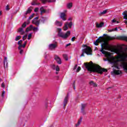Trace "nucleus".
<instances>
[{"instance_id":"nucleus-1","label":"nucleus","mask_w":127,"mask_h":127,"mask_svg":"<svg viewBox=\"0 0 127 127\" xmlns=\"http://www.w3.org/2000/svg\"><path fill=\"white\" fill-rule=\"evenodd\" d=\"M114 39H115V37L107 36V34H103V36L99 37L96 40V42L97 43L103 42L101 45V49L100 50V52H101L102 54L107 56V58L108 59V61H109V62H111L112 56L110 53H108L105 50H109V49H111V46L109 44V41H110V40H114Z\"/></svg>"},{"instance_id":"nucleus-2","label":"nucleus","mask_w":127,"mask_h":127,"mask_svg":"<svg viewBox=\"0 0 127 127\" xmlns=\"http://www.w3.org/2000/svg\"><path fill=\"white\" fill-rule=\"evenodd\" d=\"M84 64L89 72L98 73V74H103V72H108V69L102 68L101 66L93 63L92 61L90 62V63H84Z\"/></svg>"},{"instance_id":"nucleus-3","label":"nucleus","mask_w":127,"mask_h":127,"mask_svg":"<svg viewBox=\"0 0 127 127\" xmlns=\"http://www.w3.org/2000/svg\"><path fill=\"white\" fill-rule=\"evenodd\" d=\"M93 51H92V49L90 47H87V48L82 49V53L81 54V57H84L85 53L87 54V55H92V53Z\"/></svg>"},{"instance_id":"nucleus-4","label":"nucleus","mask_w":127,"mask_h":127,"mask_svg":"<svg viewBox=\"0 0 127 127\" xmlns=\"http://www.w3.org/2000/svg\"><path fill=\"white\" fill-rule=\"evenodd\" d=\"M117 59H120L117 60L118 62H123V61H125L126 59H127V54H125L124 55L120 54L118 56Z\"/></svg>"},{"instance_id":"nucleus-5","label":"nucleus","mask_w":127,"mask_h":127,"mask_svg":"<svg viewBox=\"0 0 127 127\" xmlns=\"http://www.w3.org/2000/svg\"><path fill=\"white\" fill-rule=\"evenodd\" d=\"M70 34H71V32L70 31H67L66 33L65 34H63L62 32L58 33L59 36H60V37H62V38H64V39L67 38Z\"/></svg>"},{"instance_id":"nucleus-6","label":"nucleus","mask_w":127,"mask_h":127,"mask_svg":"<svg viewBox=\"0 0 127 127\" xmlns=\"http://www.w3.org/2000/svg\"><path fill=\"white\" fill-rule=\"evenodd\" d=\"M69 98V94H67V95L65 96L64 99V109H65L66 108V106H67V104H68V98Z\"/></svg>"},{"instance_id":"nucleus-7","label":"nucleus","mask_w":127,"mask_h":127,"mask_svg":"<svg viewBox=\"0 0 127 127\" xmlns=\"http://www.w3.org/2000/svg\"><path fill=\"white\" fill-rule=\"evenodd\" d=\"M57 44H51L49 45V49L50 50H53L57 48Z\"/></svg>"},{"instance_id":"nucleus-8","label":"nucleus","mask_w":127,"mask_h":127,"mask_svg":"<svg viewBox=\"0 0 127 127\" xmlns=\"http://www.w3.org/2000/svg\"><path fill=\"white\" fill-rule=\"evenodd\" d=\"M31 11H32V6L28 8L27 10L24 14V16H26L27 14L31 13Z\"/></svg>"},{"instance_id":"nucleus-9","label":"nucleus","mask_w":127,"mask_h":127,"mask_svg":"<svg viewBox=\"0 0 127 127\" xmlns=\"http://www.w3.org/2000/svg\"><path fill=\"white\" fill-rule=\"evenodd\" d=\"M87 106L86 104H81V113L83 115H86V111H85V108H86V106Z\"/></svg>"},{"instance_id":"nucleus-10","label":"nucleus","mask_w":127,"mask_h":127,"mask_svg":"<svg viewBox=\"0 0 127 127\" xmlns=\"http://www.w3.org/2000/svg\"><path fill=\"white\" fill-rule=\"evenodd\" d=\"M55 60L57 62L58 64H61L62 63V61H61V59L58 57V56H55Z\"/></svg>"},{"instance_id":"nucleus-11","label":"nucleus","mask_w":127,"mask_h":127,"mask_svg":"<svg viewBox=\"0 0 127 127\" xmlns=\"http://www.w3.org/2000/svg\"><path fill=\"white\" fill-rule=\"evenodd\" d=\"M60 17L64 21H65V20H67V18H66V14L64 12L61 13Z\"/></svg>"},{"instance_id":"nucleus-12","label":"nucleus","mask_w":127,"mask_h":127,"mask_svg":"<svg viewBox=\"0 0 127 127\" xmlns=\"http://www.w3.org/2000/svg\"><path fill=\"white\" fill-rule=\"evenodd\" d=\"M47 20H48V18L47 17H42L40 21H41V23L44 24L45 23V21H47Z\"/></svg>"},{"instance_id":"nucleus-13","label":"nucleus","mask_w":127,"mask_h":127,"mask_svg":"<svg viewBox=\"0 0 127 127\" xmlns=\"http://www.w3.org/2000/svg\"><path fill=\"white\" fill-rule=\"evenodd\" d=\"M113 73L115 75H121L123 72L120 70L114 69L113 70Z\"/></svg>"},{"instance_id":"nucleus-14","label":"nucleus","mask_w":127,"mask_h":127,"mask_svg":"<svg viewBox=\"0 0 127 127\" xmlns=\"http://www.w3.org/2000/svg\"><path fill=\"white\" fill-rule=\"evenodd\" d=\"M55 25H56L57 26H62V25H63V24L62 23V22L58 21V20H56L55 22Z\"/></svg>"},{"instance_id":"nucleus-15","label":"nucleus","mask_w":127,"mask_h":127,"mask_svg":"<svg viewBox=\"0 0 127 127\" xmlns=\"http://www.w3.org/2000/svg\"><path fill=\"white\" fill-rule=\"evenodd\" d=\"M17 32L20 33V34H21V35H23V34H24V33H25V32L23 31V28H22V27L19 28L18 29Z\"/></svg>"},{"instance_id":"nucleus-16","label":"nucleus","mask_w":127,"mask_h":127,"mask_svg":"<svg viewBox=\"0 0 127 127\" xmlns=\"http://www.w3.org/2000/svg\"><path fill=\"white\" fill-rule=\"evenodd\" d=\"M82 121H83V117H81L78 120L77 123L75 125V127H77L80 126L81 123H82Z\"/></svg>"},{"instance_id":"nucleus-17","label":"nucleus","mask_w":127,"mask_h":127,"mask_svg":"<svg viewBox=\"0 0 127 127\" xmlns=\"http://www.w3.org/2000/svg\"><path fill=\"white\" fill-rule=\"evenodd\" d=\"M96 27H97V28H100L101 27H103V25L105 24V23L101 22L100 24L98 23H96Z\"/></svg>"},{"instance_id":"nucleus-18","label":"nucleus","mask_w":127,"mask_h":127,"mask_svg":"<svg viewBox=\"0 0 127 127\" xmlns=\"http://www.w3.org/2000/svg\"><path fill=\"white\" fill-rule=\"evenodd\" d=\"M122 65L124 71L127 72V63H123Z\"/></svg>"},{"instance_id":"nucleus-19","label":"nucleus","mask_w":127,"mask_h":127,"mask_svg":"<svg viewBox=\"0 0 127 127\" xmlns=\"http://www.w3.org/2000/svg\"><path fill=\"white\" fill-rule=\"evenodd\" d=\"M32 28H33V25H30V26L26 28V32H28L29 31H31Z\"/></svg>"},{"instance_id":"nucleus-20","label":"nucleus","mask_w":127,"mask_h":127,"mask_svg":"<svg viewBox=\"0 0 127 127\" xmlns=\"http://www.w3.org/2000/svg\"><path fill=\"white\" fill-rule=\"evenodd\" d=\"M39 4H40V3H37V0H33L31 3L32 5H39Z\"/></svg>"},{"instance_id":"nucleus-21","label":"nucleus","mask_w":127,"mask_h":127,"mask_svg":"<svg viewBox=\"0 0 127 127\" xmlns=\"http://www.w3.org/2000/svg\"><path fill=\"white\" fill-rule=\"evenodd\" d=\"M69 28H68V22L65 23L63 27V29L64 31L68 30Z\"/></svg>"},{"instance_id":"nucleus-22","label":"nucleus","mask_w":127,"mask_h":127,"mask_svg":"<svg viewBox=\"0 0 127 127\" xmlns=\"http://www.w3.org/2000/svg\"><path fill=\"white\" fill-rule=\"evenodd\" d=\"M22 40H20L18 42V45H19V47H18V49H20L22 48Z\"/></svg>"},{"instance_id":"nucleus-23","label":"nucleus","mask_w":127,"mask_h":127,"mask_svg":"<svg viewBox=\"0 0 127 127\" xmlns=\"http://www.w3.org/2000/svg\"><path fill=\"white\" fill-rule=\"evenodd\" d=\"M119 39H121V40H124L125 41H127V37L121 36L119 37Z\"/></svg>"},{"instance_id":"nucleus-24","label":"nucleus","mask_w":127,"mask_h":127,"mask_svg":"<svg viewBox=\"0 0 127 127\" xmlns=\"http://www.w3.org/2000/svg\"><path fill=\"white\" fill-rule=\"evenodd\" d=\"M40 10L41 11V14H43V13H45V12H46V10L44 9L43 6L40 8Z\"/></svg>"},{"instance_id":"nucleus-25","label":"nucleus","mask_w":127,"mask_h":127,"mask_svg":"<svg viewBox=\"0 0 127 127\" xmlns=\"http://www.w3.org/2000/svg\"><path fill=\"white\" fill-rule=\"evenodd\" d=\"M40 0L44 4H45L46 2H47V1H48V2H52V0Z\"/></svg>"},{"instance_id":"nucleus-26","label":"nucleus","mask_w":127,"mask_h":127,"mask_svg":"<svg viewBox=\"0 0 127 127\" xmlns=\"http://www.w3.org/2000/svg\"><path fill=\"white\" fill-rule=\"evenodd\" d=\"M33 24H35L37 26H39V24H40V20H37L35 22L32 23Z\"/></svg>"},{"instance_id":"nucleus-27","label":"nucleus","mask_w":127,"mask_h":127,"mask_svg":"<svg viewBox=\"0 0 127 127\" xmlns=\"http://www.w3.org/2000/svg\"><path fill=\"white\" fill-rule=\"evenodd\" d=\"M72 7H73V3H72V2L68 3L67 4V8H71Z\"/></svg>"},{"instance_id":"nucleus-28","label":"nucleus","mask_w":127,"mask_h":127,"mask_svg":"<svg viewBox=\"0 0 127 127\" xmlns=\"http://www.w3.org/2000/svg\"><path fill=\"white\" fill-rule=\"evenodd\" d=\"M123 14L124 15L123 18L124 19H127V11H124L123 13Z\"/></svg>"},{"instance_id":"nucleus-29","label":"nucleus","mask_w":127,"mask_h":127,"mask_svg":"<svg viewBox=\"0 0 127 127\" xmlns=\"http://www.w3.org/2000/svg\"><path fill=\"white\" fill-rule=\"evenodd\" d=\"M5 63H6V66H7V59L6 58V57H4V61H3V64L4 66H5Z\"/></svg>"},{"instance_id":"nucleus-30","label":"nucleus","mask_w":127,"mask_h":127,"mask_svg":"<svg viewBox=\"0 0 127 127\" xmlns=\"http://www.w3.org/2000/svg\"><path fill=\"white\" fill-rule=\"evenodd\" d=\"M63 57L64 60H66V61H68L69 58L68 57V55H63Z\"/></svg>"},{"instance_id":"nucleus-31","label":"nucleus","mask_w":127,"mask_h":127,"mask_svg":"<svg viewBox=\"0 0 127 127\" xmlns=\"http://www.w3.org/2000/svg\"><path fill=\"white\" fill-rule=\"evenodd\" d=\"M67 25H68V27L69 28H71V27H72V25H73V22H72V21H70L69 23H68Z\"/></svg>"},{"instance_id":"nucleus-32","label":"nucleus","mask_w":127,"mask_h":127,"mask_svg":"<svg viewBox=\"0 0 127 127\" xmlns=\"http://www.w3.org/2000/svg\"><path fill=\"white\" fill-rule=\"evenodd\" d=\"M20 38H21V36H17L16 37L15 40V41H18Z\"/></svg>"},{"instance_id":"nucleus-33","label":"nucleus","mask_w":127,"mask_h":127,"mask_svg":"<svg viewBox=\"0 0 127 127\" xmlns=\"http://www.w3.org/2000/svg\"><path fill=\"white\" fill-rule=\"evenodd\" d=\"M107 13V10H104L103 12H101L99 13V15H102V14H106Z\"/></svg>"},{"instance_id":"nucleus-34","label":"nucleus","mask_w":127,"mask_h":127,"mask_svg":"<svg viewBox=\"0 0 127 127\" xmlns=\"http://www.w3.org/2000/svg\"><path fill=\"white\" fill-rule=\"evenodd\" d=\"M35 14H34V13L32 14L31 15H30V16L29 17V20H30L32 19V18H33V17H34Z\"/></svg>"},{"instance_id":"nucleus-35","label":"nucleus","mask_w":127,"mask_h":127,"mask_svg":"<svg viewBox=\"0 0 127 127\" xmlns=\"http://www.w3.org/2000/svg\"><path fill=\"white\" fill-rule=\"evenodd\" d=\"M39 18V17H35L33 20L32 21V23H33V22H35L36 21H37V19H38Z\"/></svg>"},{"instance_id":"nucleus-36","label":"nucleus","mask_w":127,"mask_h":127,"mask_svg":"<svg viewBox=\"0 0 127 127\" xmlns=\"http://www.w3.org/2000/svg\"><path fill=\"white\" fill-rule=\"evenodd\" d=\"M26 27V22H24L22 25V28H24Z\"/></svg>"},{"instance_id":"nucleus-37","label":"nucleus","mask_w":127,"mask_h":127,"mask_svg":"<svg viewBox=\"0 0 127 127\" xmlns=\"http://www.w3.org/2000/svg\"><path fill=\"white\" fill-rule=\"evenodd\" d=\"M27 43V42L25 41L24 44L23 45H22V47H23V48H24L25 47V46H26Z\"/></svg>"},{"instance_id":"nucleus-38","label":"nucleus","mask_w":127,"mask_h":127,"mask_svg":"<svg viewBox=\"0 0 127 127\" xmlns=\"http://www.w3.org/2000/svg\"><path fill=\"white\" fill-rule=\"evenodd\" d=\"M56 71H57L58 72H59V71H60V68L59 67V66L57 65L56 67Z\"/></svg>"},{"instance_id":"nucleus-39","label":"nucleus","mask_w":127,"mask_h":127,"mask_svg":"<svg viewBox=\"0 0 127 127\" xmlns=\"http://www.w3.org/2000/svg\"><path fill=\"white\" fill-rule=\"evenodd\" d=\"M114 66L116 69H120V68H119V66H118V64H117V62H115Z\"/></svg>"},{"instance_id":"nucleus-40","label":"nucleus","mask_w":127,"mask_h":127,"mask_svg":"<svg viewBox=\"0 0 127 127\" xmlns=\"http://www.w3.org/2000/svg\"><path fill=\"white\" fill-rule=\"evenodd\" d=\"M75 83H76V81H74L73 83H72V87H73L74 90H75L76 89V87L75 86Z\"/></svg>"},{"instance_id":"nucleus-41","label":"nucleus","mask_w":127,"mask_h":127,"mask_svg":"<svg viewBox=\"0 0 127 127\" xmlns=\"http://www.w3.org/2000/svg\"><path fill=\"white\" fill-rule=\"evenodd\" d=\"M26 38H27V35H24L23 36V41H24Z\"/></svg>"},{"instance_id":"nucleus-42","label":"nucleus","mask_w":127,"mask_h":127,"mask_svg":"<svg viewBox=\"0 0 127 127\" xmlns=\"http://www.w3.org/2000/svg\"><path fill=\"white\" fill-rule=\"evenodd\" d=\"M57 66L55 64H53L52 68L53 70H56Z\"/></svg>"},{"instance_id":"nucleus-43","label":"nucleus","mask_w":127,"mask_h":127,"mask_svg":"<svg viewBox=\"0 0 127 127\" xmlns=\"http://www.w3.org/2000/svg\"><path fill=\"white\" fill-rule=\"evenodd\" d=\"M80 71H81V67L78 66L76 69V72H79Z\"/></svg>"},{"instance_id":"nucleus-44","label":"nucleus","mask_w":127,"mask_h":127,"mask_svg":"<svg viewBox=\"0 0 127 127\" xmlns=\"http://www.w3.org/2000/svg\"><path fill=\"white\" fill-rule=\"evenodd\" d=\"M38 10H39V8H38V7H36L34 9L35 12H37V11H38Z\"/></svg>"},{"instance_id":"nucleus-45","label":"nucleus","mask_w":127,"mask_h":127,"mask_svg":"<svg viewBox=\"0 0 127 127\" xmlns=\"http://www.w3.org/2000/svg\"><path fill=\"white\" fill-rule=\"evenodd\" d=\"M32 36V34H29L28 36V40H29V39H30V38H31V37Z\"/></svg>"},{"instance_id":"nucleus-46","label":"nucleus","mask_w":127,"mask_h":127,"mask_svg":"<svg viewBox=\"0 0 127 127\" xmlns=\"http://www.w3.org/2000/svg\"><path fill=\"white\" fill-rule=\"evenodd\" d=\"M19 50H20V54H22V53H23V50H22L21 48L20 49H19Z\"/></svg>"},{"instance_id":"nucleus-47","label":"nucleus","mask_w":127,"mask_h":127,"mask_svg":"<svg viewBox=\"0 0 127 127\" xmlns=\"http://www.w3.org/2000/svg\"><path fill=\"white\" fill-rule=\"evenodd\" d=\"M57 31H58V32H61L62 29L61 28H57Z\"/></svg>"},{"instance_id":"nucleus-48","label":"nucleus","mask_w":127,"mask_h":127,"mask_svg":"<svg viewBox=\"0 0 127 127\" xmlns=\"http://www.w3.org/2000/svg\"><path fill=\"white\" fill-rule=\"evenodd\" d=\"M75 39H76V37H73L71 38V41H72V42L75 41Z\"/></svg>"},{"instance_id":"nucleus-49","label":"nucleus","mask_w":127,"mask_h":127,"mask_svg":"<svg viewBox=\"0 0 127 127\" xmlns=\"http://www.w3.org/2000/svg\"><path fill=\"white\" fill-rule=\"evenodd\" d=\"M118 30V28H115L111 30V31H117Z\"/></svg>"},{"instance_id":"nucleus-50","label":"nucleus","mask_w":127,"mask_h":127,"mask_svg":"<svg viewBox=\"0 0 127 127\" xmlns=\"http://www.w3.org/2000/svg\"><path fill=\"white\" fill-rule=\"evenodd\" d=\"M4 94H5V92L4 91H3L1 94L2 97H3L4 96Z\"/></svg>"},{"instance_id":"nucleus-51","label":"nucleus","mask_w":127,"mask_h":127,"mask_svg":"<svg viewBox=\"0 0 127 127\" xmlns=\"http://www.w3.org/2000/svg\"><path fill=\"white\" fill-rule=\"evenodd\" d=\"M32 29H33V30H34V31H35V30H37L38 28L37 27H33Z\"/></svg>"},{"instance_id":"nucleus-52","label":"nucleus","mask_w":127,"mask_h":127,"mask_svg":"<svg viewBox=\"0 0 127 127\" xmlns=\"http://www.w3.org/2000/svg\"><path fill=\"white\" fill-rule=\"evenodd\" d=\"M94 82L93 81H91L89 82L90 85H93L94 84Z\"/></svg>"},{"instance_id":"nucleus-53","label":"nucleus","mask_w":127,"mask_h":127,"mask_svg":"<svg viewBox=\"0 0 127 127\" xmlns=\"http://www.w3.org/2000/svg\"><path fill=\"white\" fill-rule=\"evenodd\" d=\"M94 45L96 46H98V45H99V44H98V43L96 41L94 42Z\"/></svg>"},{"instance_id":"nucleus-54","label":"nucleus","mask_w":127,"mask_h":127,"mask_svg":"<svg viewBox=\"0 0 127 127\" xmlns=\"http://www.w3.org/2000/svg\"><path fill=\"white\" fill-rule=\"evenodd\" d=\"M1 87H2V88H4L5 87L4 83H2L1 84Z\"/></svg>"},{"instance_id":"nucleus-55","label":"nucleus","mask_w":127,"mask_h":127,"mask_svg":"<svg viewBox=\"0 0 127 127\" xmlns=\"http://www.w3.org/2000/svg\"><path fill=\"white\" fill-rule=\"evenodd\" d=\"M93 87H97L98 86V85H97V84L96 83H93Z\"/></svg>"},{"instance_id":"nucleus-56","label":"nucleus","mask_w":127,"mask_h":127,"mask_svg":"<svg viewBox=\"0 0 127 127\" xmlns=\"http://www.w3.org/2000/svg\"><path fill=\"white\" fill-rule=\"evenodd\" d=\"M9 6L8 5H7L6 6V10H8L9 9V8L8 7Z\"/></svg>"},{"instance_id":"nucleus-57","label":"nucleus","mask_w":127,"mask_h":127,"mask_svg":"<svg viewBox=\"0 0 127 127\" xmlns=\"http://www.w3.org/2000/svg\"><path fill=\"white\" fill-rule=\"evenodd\" d=\"M70 45H71V43H69V44H67L65 45V47H68V46H70Z\"/></svg>"},{"instance_id":"nucleus-58","label":"nucleus","mask_w":127,"mask_h":127,"mask_svg":"<svg viewBox=\"0 0 127 127\" xmlns=\"http://www.w3.org/2000/svg\"><path fill=\"white\" fill-rule=\"evenodd\" d=\"M112 22H113V23H115V22H117V20H115V19H113V20H112Z\"/></svg>"},{"instance_id":"nucleus-59","label":"nucleus","mask_w":127,"mask_h":127,"mask_svg":"<svg viewBox=\"0 0 127 127\" xmlns=\"http://www.w3.org/2000/svg\"><path fill=\"white\" fill-rule=\"evenodd\" d=\"M83 47H86V48H87V47H89V46H87V45H83Z\"/></svg>"},{"instance_id":"nucleus-60","label":"nucleus","mask_w":127,"mask_h":127,"mask_svg":"<svg viewBox=\"0 0 127 127\" xmlns=\"http://www.w3.org/2000/svg\"><path fill=\"white\" fill-rule=\"evenodd\" d=\"M77 64H76L74 67V70H75V69H77Z\"/></svg>"},{"instance_id":"nucleus-61","label":"nucleus","mask_w":127,"mask_h":127,"mask_svg":"<svg viewBox=\"0 0 127 127\" xmlns=\"http://www.w3.org/2000/svg\"><path fill=\"white\" fill-rule=\"evenodd\" d=\"M68 20H69L70 21H72V18H68Z\"/></svg>"},{"instance_id":"nucleus-62","label":"nucleus","mask_w":127,"mask_h":127,"mask_svg":"<svg viewBox=\"0 0 127 127\" xmlns=\"http://www.w3.org/2000/svg\"><path fill=\"white\" fill-rule=\"evenodd\" d=\"M56 1V0H52V2H55Z\"/></svg>"},{"instance_id":"nucleus-63","label":"nucleus","mask_w":127,"mask_h":127,"mask_svg":"<svg viewBox=\"0 0 127 127\" xmlns=\"http://www.w3.org/2000/svg\"><path fill=\"white\" fill-rule=\"evenodd\" d=\"M64 12H67V10H64Z\"/></svg>"},{"instance_id":"nucleus-64","label":"nucleus","mask_w":127,"mask_h":127,"mask_svg":"<svg viewBox=\"0 0 127 127\" xmlns=\"http://www.w3.org/2000/svg\"><path fill=\"white\" fill-rule=\"evenodd\" d=\"M125 23L127 24V21H125Z\"/></svg>"}]
</instances>
